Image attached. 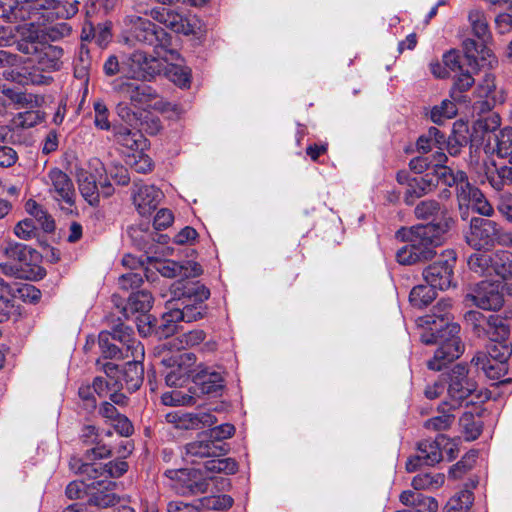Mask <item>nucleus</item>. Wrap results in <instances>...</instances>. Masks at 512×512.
<instances>
[{
	"label": "nucleus",
	"instance_id": "39",
	"mask_svg": "<svg viewBox=\"0 0 512 512\" xmlns=\"http://www.w3.org/2000/svg\"><path fill=\"white\" fill-rule=\"evenodd\" d=\"M436 297L435 288L427 285L415 286L409 295L410 303L416 308H424Z\"/></svg>",
	"mask_w": 512,
	"mask_h": 512
},
{
	"label": "nucleus",
	"instance_id": "29",
	"mask_svg": "<svg viewBox=\"0 0 512 512\" xmlns=\"http://www.w3.org/2000/svg\"><path fill=\"white\" fill-rule=\"evenodd\" d=\"M128 470V464L125 461L108 462L106 464H87L83 466L81 472L86 473L91 478L105 477L118 478Z\"/></svg>",
	"mask_w": 512,
	"mask_h": 512
},
{
	"label": "nucleus",
	"instance_id": "19",
	"mask_svg": "<svg viewBox=\"0 0 512 512\" xmlns=\"http://www.w3.org/2000/svg\"><path fill=\"white\" fill-rule=\"evenodd\" d=\"M132 198L139 214L146 216L156 209L162 198V192L154 185L135 182Z\"/></svg>",
	"mask_w": 512,
	"mask_h": 512
},
{
	"label": "nucleus",
	"instance_id": "33",
	"mask_svg": "<svg viewBox=\"0 0 512 512\" xmlns=\"http://www.w3.org/2000/svg\"><path fill=\"white\" fill-rule=\"evenodd\" d=\"M501 119L498 114L493 113L487 117L478 119L473 126L475 137H480L482 141H487V146H491L493 134L500 129Z\"/></svg>",
	"mask_w": 512,
	"mask_h": 512
},
{
	"label": "nucleus",
	"instance_id": "36",
	"mask_svg": "<svg viewBox=\"0 0 512 512\" xmlns=\"http://www.w3.org/2000/svg\"><path fill=\"white\" fill-rule=\"evenodd\" d=\"M471 364L481 369L491 379H498L506 371L505 363L490 359L485 352H477Z\"/></svg>",
	"mask_w": 512,
	"mask_h": 512
},
{
	"label": "nucleus",
	"instance_id": "16",
	"mask_svg": "<svg viewBox=\"0 0 512 512\" xmlns=\"http://www.w3.org/2000/svg\"><path fill=\"white\" fill-rule=\"evenodd\" d=\"M443 256L444 260L429 265L423 271L426 283L439 290H445L451 286L453 267L456 261V254L452 250L446 251Z\"/></svg>",
	"mask_w": 512,
	"mask_h": 512
},
{
	"label": "nucleus",
	"instance_id": "1",
	"mask_svg": "<svg viewBox=\"0 0 512 512\" xmlns=\"http://www.w3.org/2000/svg\"><path fill=\"white\" fill-rule=\"evenodd\" d=\"M172 299L167 301V311L163 313L159 326L162 335L168 337L177 330V323H187L202 319L205 314L203 304L210 296L207 287L199 282L178 281L171 286Z\"/></svg>",
	"mask_w": 512,
	"mask_h": 512
},
{
	"label": "nucleus",
	"instance_id": "9",
	"mask_svg": "<svg viewBox=\"0 0 512 512\" xmlns=\"http://www.w3.org/2000/svg\"><path fill=\"white\" fill-rule=\"evenodd\" d=\"M157 63L158 60L155 57H150L143 51L133 52L127 62L133 80L124 83L121 92L130 96H153L151 92L146 91V85L140 83L139 79H145L155 74L158 71Z\"/></svg>",
	"mask_w": 512,
	"mask_h": 512
},
{
	"label": "nucleus",
	"instance_id": "13",
	"mask_svg": "<svg viewBox=\"0 0 512 512\" xmlns=\"http://www.w3.org/2000/svg\"><path fill=\"white\" fill-rule=\"evenodd\" d=\"M465 320L478 336L486 334L492 341L505 340L509 336V327L497 315L486 317L481 312L472 310L465 314Z\"/></svg>",
	"mask_w": 512,
	"mask_h": 512
},
{
	"label": "nucleus",
	"instance_id": "3",
	"mask_svg": "<svg viewBox=\"0 0 512 512\" xmlns=\"http://www.w3.org/2000/svg\"><path fill=\"white\" fill-rule=\"evenodd\" d=\"M113 338L126 345V359L122 377L119 383L122 388L134 392L140 388L144 379L142 361L145 356L144 347L140 341L133 337V330L120 323L113 330Z\"/></svg>",
	"mask_w": 512,
	"mask_h": 512
},
{
	"label": "nucleus",
	"instance_id": "31",
	"mask_svg": "<svg viewBox=\"0 0 512 512\" xmlns=\"http://www.w3.org/2000/svg\"><path fill=\"white\" fill-rule=\"evenodd\" d=\"M185 450L186 455L190 457L193 462L196 461L197 458L216 457L224 452L223 448L214 443L210 438L208 440H197L188 443Z\"/></svg>",
	"mask_w": 512,
	"mask_h": 512
},
{
	"label": "nucleus",
	"instance_id": "10",
	"mask_svg": "<svg viewBox=\"0 0 512 512\" xmlns=\"http://www.w3.org/2000/svg\"><path fill=\"white\" fill-rule=\"evenodd\" d=\"M161 363L170 369L165 375V382L170 387H182L197 371L196 356L191 352L163 356Z\"/></svg>",
	"mask_w": 512,
	"mask_h": 512
},
{
	"label": "nucleus",
	"instance_id": "53",
	"mask_svg": "<svg viewBox=\"0 0 512 512\" xmlns=\"http://www.w3.org/2000/svg\"><path fill=\"white\" fill-rule=\"evenodd\" d=\"M114 487L115 483L113 481H108L105 486L107 491L93 493L89 498V504L102 508L115 505L117 498L114 493L109 492V490H112Z\"/></svg>",
	"mask_w": 512,
	"mask_h": 512
},
{
	"label": "nucleus",
	"instance_id": "56",
	"mask_svg": "<svg viewBox=\"0 0 512 512\" xmlns=\"http://www.w3.org/2000/svg\"><path fill=\"white\" fill-rule=\"evenodd\" d=\"M11 297L20 298L25 302L37 303L40 300L41 292L31 284H22L16 290L11 288Z\"/></svg>",
	"mask_w": 512,
	"mask_h": 512
},
{
	"label": "nucleus",
	"instance_id": "30",
	"mask_svg": "<svg viewBox=\"0 0 512 512\" xmlns=\"http://www.w3.org/2000/svg\"><path fill=\"white\" fill-rule=\"evenodd\" d=\"M1 252L8 259L23 267L28 266L34 258L35 251L27 245L12 241H5L1 244Z\"/></svg>",
	"mask_w": 512,
	"mask_h": 512
},
{
	"label": "nucleus",
	"instance_id": "22",
	"mask_svg": "<svg viewBox=\"0 0 512 512\" xmlns=\"http://www.w3.org/2000/svg\"><path fill=\"white\" fill-rule=\"evenodd\" d=\"M92 65L89 49L81 44L74 60V81L73 87L78 88V94L87 96L89 94V71Z\"/></svg>",
	"mask_w": 512,
	"mask_h": 512
},
{
	"label": "nucleus",
	"instance_id": "12",
	"mask_svg": "<svg viewBox=\"0 0 512 512\" xmlns=\"http://www.w3.org/2000/svg\"><path fill=\"white\" fill-rule=\"evenodd\" d=\"M47 191L52 199L64 203L69 207L75 204L76 191L72 179L61 169H50L43 179Z\"/></svg>",
	"mask_w": 512,
	"mask_h": 512
},
{
	"label": "nucleus",
	"instance_id": "46",
	"mask_svg": "<svg viewBox=\"0 0 512 512\" xmlns=\"http://www.w3.org/2000/svg\"><path fill=\"white\" fill-rule=\"evenodd\" d=\"M200 511L205 510H227L233 505V499L229 495H212L197 500Z\"/></svg>",
	"mask_w": 512,
	"mask_h": 512
},
{
	"label": "nucleus",
	"instance_id": "26",
	"mask_svg": "<svg viewBox=\"0 0 512 512\" xmlns=\"http://www.w3.org/2000/svg\"><path fill=\"white\" fill-rule=\"evenodd\" d=\"M153 303V297L150 292L141 290L135 293H132L126 305L123 307V315L126 318H130L135 313H140L141 316L137 317V320L139 322H142L143 319H147L148 316L146 315Z\"/></svg>",
	"mask_w": 512,
	"mask_h": 512
},
{
	"label": "nucleus",
	"instance_id": "40",
	"mask_svg": "<svg viewBox=\"0 0 512 512\" xmlns=\"http://www.w3.org/2000/svg\"><path fill=\"white\" fill-rule=\"evenodd\" d=\"M25 207L26 211L35 218L45 232H51L54 230V220L36 201L31 199L28 200Z\"/></svg>",
	"mask_w": 512,
	"mask_h": 512
},
{
	"label": "nucleus",
	"instance_id": "48",
	"mask_svg": "<svg viewBox=\"0 0 512 512\" xmlns=\"http://www.w3.org/2000/svg\"><path fill=\"white\" fill-rule=\"evenodd\" d=\"M9 296L6 293L0 294V322L16 320L21 314V306L16 303L15 298Z\"/></svg>",
	"mask_w": 512,
	"mask_h": 512
},
{
	"label": "nucleus",
	"instance_id": "32",
	"mask_svg": "<svg viewBox=\"0 0 512 512\" xmlns=\"http://www.w3.org/2000/svg\"><path fill=\"white\" fill-rule=\"evenodd\" d=\"M416 218L421 220L434 219L437 216H441L438 223L443 221H449V228L453 223L451 217L447 216V210L443 208L436 200H424L418 203L414 209Z\"/></svg>",
	"mask_w": 512,
	"mask_h": 512
},
{
	"label": "nucleus",
	"instance_id": "50",
	"mask_svg": "<svg viewBox=\"0 0 512 512\" xmlns=\"http://www.w3.org/2000/svg\"><path fill=\"white\" fill-rule=\"evenodd\" d=\"M460 425L463 428L467 440H475L482 431V425L479 419L475 418L471 412H465L460 417Z\"/></svg>",
	"mask_w": 512,
	"mask_h": 512
},
{
	"label": "nucleus",
	"instance_id": "52",
	"mask_svg": "<svg viewBox=\"0 0 512 512\" xmlns=\"http://www.w3.org/2000/svg\"><path fill=\"white\" fill-rule=\"evenodd\" d=\"M205 469L213 473L234 474L238 470V465L232 458L211 459L205 462Z\"/></svg>",
	"mask_w": 512,
	"mask_h": 512
},
{
	"label": "nucleus",
	"instance_id": "63",
	"mask_svg": "<svg viewBox=\"0 0 512 512\" xmlns=\"http://www.w3.org/2000/svg\"><path fill=\"white\" fill-rule=\"evenodd\" d=\"M15 235L23 240H29L36 236V226L32 219H24L14 228Z\"/></svg>",
	"mask_w": 512,
	"mask_h": 512
},
{
	"label": "nucleus",
	"instance_id": "7",
	"mask_svg": "<svg viewBox=\"0 0 512 512\" xmlns=\"http://www.w3.org/2000/svg\"><path fill=\"white\" fill-rule=\"evenodd\" d=\"M466 243L475 250L488 249L496 244L511 246L512 233L503 230L496 222L473 217L465 232Z\"/></svg>",
	"mask_w": 512,
	"mask_h": 512
},
{
	"label": "nucleus",
	"instance_id": "57",
	"mask_svg": "<svg viewBox=\"0 0 512 512\" xmlns=\"http://www.w3.org/2000/svg\"><path fill=\"white\" fill-rule=\"evenodd\" d=\"M453 79L452 93H464L467 92L474 84V78L469 71H459L452 76Z\"/></svg>",
	"mask_w": 512,
	"mask_h": 512
},
{
	"label": "nucleus",
	"instance_id": "27",
	"mask_svg": "<svg viewBox=\"0 0 512 512\" xmlns=\"http://www.w3.org/2000/svg\"><path fill=\"white\" fill-rule=\"evenodd\" d=\"M63 56V49L59 46L49 45L43 43L39 47V52L36 58H33V63L38 70L50 71L59 70L61 67V58Z\"/></svg>",
	"mask_w": 512,
	"mask_h": 512
},
{
	"label": "nucleus",
	"instance_id": "15",
	"mask_svg": "<svg viewBox=\"0 0 512 512\" xmlns=\"http://www.w3.org/2000/svg\"><path fill=\"white\" fill-rule=\"evenodd\" d=\"M471 170L477 174L481 183L488 181L496 191L503 190L506 185H512V166H497L493 160H484L472 162Z\"/></svg>",
	"mask_w": 512,
	"mask_h": 512
},
{
	"label": "nucleus",
	"instance_id": "14",
	"mask_svg": "<svg viewBox=\"0 0 512 512\" xmlns=\"http://www.w3.org/2000/svg\"><path fill=\"white\" fill-rule=\"evenodd\" d=\"M399 184L405 186L404 202L413 205L415 200L431 193L436 188V178L432 173L424 175H410L401 171L397 174Z\"/></svg>",
	"mask_w": 512,
	"mask_h": 512
},
{
	"label": "nucleus",
	"instance_id": "41",
	"mask_svg": "<svg viewBox=\"0 0 512 512\" xmlns=\"http://www.w3.org/2000/svg\"><path fill=\"white\" fill-rule=\"evenodd\" d=\"M473 503V494L469 490H462L447 502L444 512H468Z\"/></svg>",
	"mask_w": 512,
	"mask_h": 512
},
{
	"label": "nucleus",
	"instance_id": "43",
	"mask_svg": "<svg viewBox=\"0 0 512 512\" xmlns=\"http://www.w3.org/2000/svg\"><path fill=\"white\" fill-rule=\"evenodd\" d=\"M115 327L112 328L114 330ZM113 331L111 332H101L99 334V345L100 348L107 358H123L126 359V345L123 342L122 347H117L115 344L109 342V337H113ZM115 340L114 338H112Z\"/></svg>",
	"mask_w": 512,
	"mask_h": 512
},
{
	"label": "nucleus",
	"instance_id": "55",
	"mask_svg": "<svg viewBox=\"0 0 512 512\" xmlns=\"http://www.w3.org/2000/svg\"><path fill=\"white\" fill-rule=\"evenodd\" d=\"M440 410L443 413L442 415L430 418L425 422V427L427 429H433L435 431H438V430H445L448 427H450V425L452 424L453 419H454L453 415H451L449 413L452 409H449V406H447V407H445V410H444V402H443L440 405Z\"/></svg>",
	"mask_w": 512,
	"mask_h": 512
},
{
	"label": "nucleus",
	"instance_id": "49",
	"mask_svg": "<svg viewBox=\"0 0 512 512\" xmlns=\"http://www.w3.org/2000/svg\"><path fill=\"white\" fill-rule=\"evenodd\" d=\"M493 254L473 253L468 258L469 268L480 275L492 274Z\"/></svg>",
	"mask_w": 512,
	"mask_h": 512
},
{
	"label": "nucleus",
	"instance_id": "21",
	"mask_svg": "<svg viewBox=\"0 0 512 512\" xmlns=\"http://www.w3.org/2000/svg\"><path fill=\"white\" fill-rule=\"evenodd\" d=\"M148 14L152 19L165 25L176 33L184 35L194 34V26L182 15L169 8L155 7L152 8Z\"/></svg>",
	"mask_w": 512,
	"mask_h": 512
},
{
	"label": "nucleus",
	"instance_id": "11",
	"mask_svg": "<svg viewBox=\"0 0 512 512\" xmlns=\"http://www.w3.org/2000/svg\"><path fill=\"white\" fill-rule=\"evenodd\" d=\"M506 284L499 281H481L467 294V299L483 310H499L504 304Z\"/></svg>",
	"mask_w": 512,
	"mask_h": 512
},
{
	"label": "nucleus",
	"instance_id": "45",
	"mask_svg": "<svg viewBox=\"0 0 512 512\" xmlns=\"http://www.w3.org/2000/svg\"><path fill=\"white\" fill-rule=\"evenodd\" d=\"M43 119V114L38 110H18L12 119V125L17 128H30L42 122Z\"/></svg>",
	"mask_w": 512,
	"mask_h": 512
},
{
	"label": "nucleus",
	"instance_id": "42",
	"mask_svg": "<svg viewBox=\"0 0 512 512\" xmlns=\"http://www.w3.org/2000/svg\"><path fill=\"white\" fill-rule=\"evenodd\" d=\"M28 12V21L38 20L41 10H50L57 6V0H16Z\"/></svg>",
	"mask_w": 512,
	"mask_h": 512
},
{
	"label": "nucleus",
	"instance_id": "8",
	"mask_svg": "<svg viewBox=\"0 0 512 512\" xmlns=\"http://www.w3.org/2000/svg\"><path fill=\"white\" fill-rule=\"evenodd\" d=\"M447 399L444 401V408L457 409L466 403L474 402V398L479 399V395H475L477 391L476 382L468 376V368L466 364L455 365L448 376Z\"/></svg>",
	"mask_w": 512,
	"mask_h": 512
},
{
	"label": "nucleus",
	"instance_id": "47",
	"mask_svg": "<svg viewBox=\"0 0 512 512\" xmlns=\"http://www.w3.org/2000/svg\"><path fill=\"white\" fill-rule=\"evenodd\" d=\"M170 81L180 88H187L191 83V70L188 67L170 64L166 70Z\"/></svg>",
	"mask_w": 512,
	"mask_h": 512
},
{
	"label": "nucleus",
	"instance_id": "25",
	"mask_svg": "<svg viewBox=\"0 0 512 512\" xmlns=\"http://www.w3.org/2000/svg\"><path fill=\"white\" fill-rule=\"evenodd\" d=\"M193 383L202 394H216L223 388V377L219 372L197 366Z\"/></svg>",
	"mask_w": 512,
	"mask_h": 512
},
{
	"label": "nucleus",
	"instance_id": "18",
	"mask_svg": "<svg viewBox=\"0 0 512 512\" xmlns=\"http://www.w3.org/2000/svg\"><path fill=\"white\" fill-rule=\"evenodd\" d=\"M20 40L17 41V50L28 56V61L33 63L36 58L39 47L43 45L40 41V26L35 21L25 22L17 27Z\"/></svg>",
	"mask_w": 512,
	"mask_h": 512
},
{
	"label": "nucleus",
	"instance_id": "38",
	"mask_svg": "<svg viewBox=\"0 0 512 512\" xmlns=\"http://www.w3.org/2000/svg\"><path fill=\"white\" fill-rule=\"evenodd\" d=\"M492 273L502 279L512 278V253L507 250H498L493 253Z\"/></svg>",
	"mask_w": 512,
	"mask_h": 512
},
{
	"label": "nucleus",
	"instance_id": "51",
	"mask_svg": "<svg viewBox=\"0 0 512 512\" xmlns=\"http://www.w3.org/2000/svg\"><path fill=\"white\" fill-rule=\"evenodd\" d=\"M457 114L456 104L445 98L440 106H435L431 111V120L440 125L445 119H451Z\"/></svg>",
	"mask_w": 512,
	"mask_h": 512
},
{
	"label": "nucleus",
	"instance_id": "20",
	"mask_svg": "<svg viewBox=\"0 0 512 512\" xmlns=\"http://www.w3.org/2000/svg\"><path fill=\"white\" fill-rule=\"evenodd\" d=\"M166 475L176 481L175 487L182 493L202 494L208 491L207 479H198L197 472L188 469L169 470Z\"/></svg>",
	"mask_w": 512,
	"mask_h": 512
},
{
	"label": "nucleus",
	"instance_id": "64",
	"mask_svg": "<svg viewBox=\"0 0 512 512\" xmlns=\"http://www.w3.org/2000/svg\"><path fill=\"white\" fill-rule=\"evenodd\" d=\"M413 507L416 512H437L438 503L432 497L419 494Z\"/></svg>",
	"mask_w": 512,
	"mask_h": 512
},
{
	"label": "nucleus",
	"instance_id": "17",
	"mask_svg": "<svg viewBox=\"0 0 512 512\" xmlns=\"http://www.w3.org/2000/svg\"><path fill=\"white\" fill-rule=\"evenodd\" d=\"M165 419L168 423L173 424L175 428L183 430L201 429L216 422L215 416L207 412L185 413L173 411L167 413Z\"/></svg>",
	"mask_w": 512,
	"mask_h": 512
},
{
	"label": "nucleus",
	"instance_id": "61",
	"mask_svg": "<svg viewBox=\"0 0 512 512\" xmlns=\"http://www.w3.org/2000/svg\"><path fill=\"white\" fill-rule=\"evenodd\" d=\"M503 340L494 341L495 343L490 345L488 348L487 356L498 362L505 363L512 354V349L502 343Z\"/></svg>",
	"mask_w": 512,
	"mask_h": 512
},
{
	"label": "nucleus",
	"instance_id": "6",
	"mask_svg": "<svg viewBox=\"0 0 512 512\" xmlns=\"http://www.w3.org/2000/svg\"><path fill=\"white\" fill-rule=\"evenodd\" d=\"M468 21L474 36L481 40V43L470 38L464 40L463 50L466 58L470 65L492 66L495 59L491 49L486 46L488 40L491 39V32L484 11L477 8L471 9L468 13Z\"/></svg>",
	"mask_w": 512,
	"mask_h": 512
},
{
	"label": "nucleus",
	"instance_id": "59",
	"mask_svg": "<svg viewBox=\"0 0 512 512\" xmlns=\"http://www.w3.org/2000/svg\"><path fill=\"white\" fill-rule=\"evenodd\" d=\"M459 201H469L472 205V208L479 204L480 201L485 200L486 197L482 193L480 189L472 186L469 182L463 185L461 188L459 195Z\"/></svg>",
	"mask_w": 512,
	"mask_h": 512
},
{
	"label": "nucleus",
	"instance_id": "28",
	"mask_svg": "<svg viewBox=\"0 0 512 512\" xmlns=\"http://www.w3.org/2000/svg\"><path fill=\"white\" fill-rule=\"evenodd\" d=\"M78 189L83 199L91 206H97L100 201V193L96 184V177L85 169L76 172Z\"/></svg>",
	"mask_w": 512,
	"mask_h": 512
},
{
	"label": "nucleus",
	"instance_id": "58",
	"mask_svg": "<svg viewBox=\"0 0 512 512\" xmlns=\"http://www.w3.org/2000/svg\"><path fill=\"white\" fill-rule=\"evenodd\" d=\"M27 98H0V116L15 115V112L25 108Z\"/></svg>",
	"mask_w": 512,
	"mask_h": 512
},
{
	"label": "nucleus",
	"instance_id": "44",
	"mask_svg": "<svg viewBox=\"0 0 512 512\" xmlns=\"http://www.w3.org/2000/svg\"><path fill=\"white\" fill-rule=\"evenodd\" d=\"M445 477L441 473L437 474H418L412 480V486L415 490H432L441 487Z\"/></svg>",
	"mask_w": 512,
	"mask_h": 512
},
{
	"label": "nucleus",
	"instance_id": "37",
	"mask_svg": "<svg viewBox=\"0 0 512 512\" xmlns=\"http://www.w3.org/2000/svg\"><path fill=\"white\" fill-rule=\"evenodd\" d=\"M0 18L11 23L27 22L28 12L22 6H17L16 0H0Z\"/></svg>",
	"mask_w": 512,
	"mask_h": 512
},
{
	"label": "nucleus",
	"instance_id": "4",
	"mask_svg": "<svg viewBox=\"0 0 512 512\" xmlns=\"http://www.w3.org/2000/svg\"><path fill=\"white\" fill-rule=\"evenodd\" d=\"M460 330L459 324L447 323L437 333L424 332L421 335L422 343L439 345L434 357L427 362V367L430 370L440 371L464 352V345L459 337Z\"/></svg>",
	"mask_w": 512,
	"mask_h": 512
},
{
	"label": "nucleus",
	"instance_id": "2",
	"mask_svg": "<svg viewBox=\"0 0 512 512\" xmlns=\"http://www.w3.org/2000/svg\"><path fill=\"white\" fill-rule=\"evenodd\" d=\"M448 231L449 221L414 226L409 232L408 243L397 251V261L411 265L432 259L436 254L435 247L443 243Z\"/></svg>",
	"mask_w": 512,
	"mask_h": 512
},
{
	"label": "nucleus",
	"instance_id": "34",
	"mask_svg": "<svg viewBox=\"0 0 512 512\" xmlns=\"http://www.w3.org/2000/svg\"><path fill=\"white\" fill-rule=\"evenodd\" d=\"M499 157H509L512 164V127L507 126L493 134L491 146H488Z\"/></svg>",
	"mask_w": 512,
	"mask_h": 512
},
{
	"label": "nucleus",
	"instance_id": "35",
	"mask_svg": "<svg viewBox=\"0 0 512 512\" xmlns=\"http://www.w3.org/2000/svg\"><path fill=\"white\" fill-rule=\"evenodd\" d=\"M431 173L436 178V186L439 182H442L449 187L455 185L457 189V196L459 195L461 188H463V185L469 182L468 177L464 171H454L448 166L439 167L438 169L433 170Z\"/></svg>",
	"mask_w": 512,
	"mask_h": 512
},
{
	"label": "nucleus",
	"instance_id": "62",
	"mask_svg": "<svg viewBox=\"0 0 512 512\" xmlns=\"http://www.w3.org/2000/svg\"><path fill=\"white\" fill-rule=\"evenodd\" d=\"M452 308L451 299H441L437 302V304L433 307V315L435 318L432 320V323H436V319H439L441 322H445V325L449 322L450 310Z\"/></svg>",
	"mask_w": 512,
	"mask_h": 512
},
{
	"label": "nucleus",
	"instance_id": "23",
	"mask_svg": "<svg viewBox=\"0 0 512 512\" xmlns=\"http://www.w3.org/2000/svg\"><path fill=\"white\" fill-rule=\"evenodd\" d=\"M441 459L442 453L438 443L431 440H424L418 444L417 454L407 461L406 469L409 472H414L422 465L433 466L440 462Z\"/></svg>",
	"mask_w": 512,
	"mask_h": 512
},
{
	"label": "nucleus",
	"instance_id": "60",
	"mask_svg": "<svg viewBox=\"0 0 512 512\" xmlns=\"http://www.w3.org/2000/svg\"><path fill=\"white\" fill-rule=\"evenodd\" d=\"M40 33H43L51 41H58L71 33V27L66 22L56 23L54 25L40 29Z\"/></svg>",
	"mask_w": 512,
	"mask_h": 512
},
{
	"label": "nucleus",
	"instance_id": "54",
	"mask_svg": "<svg viewBox=\"0 0 512 512\" xmlns=\"http://www.w3.org/2000/svg\"><path fill=\"white\" fill-rule=\"evenodd\" d=\"M161 401L166 406H188L195 403L193 396L185 394L179 390L163 393Z\"/></svg>",
	"mask_w": 512,
	"mask_h": 512
},
{
	"label": "nucleus",
	"instance_id": "24",
	"mask_svg": "<svg viewBox=\"0 0 512 512\" xmlns=\"http://www.w3.org/2000/svg\"><path fill=\"white\" fill-rule=\"evenodd\" d=\"M154 267L162 276L167 278L176 276L181 278L196 277L202 272L200 265L192 261L180 264L172 260H164L156 262Z\"/></svg>",
	"mask_w": 512,
	"mask_h": 512
},
{
	"label": "nucleus",
	"instance_id": "5",
	"mask_svg": "<svg viewBox=\"0 0 512 512\" xmlns=\"http://www.w3.org/2000/svg\"><path fill=\"white\" fill-rule=\"evenodd\" d=\"M127 21L130 36L138 42L153 46L158 58L165 62L179 59V53L171 47V36L163 28L139 16H129Z\"/></svg>",
	"mask_w": 512,
	"mask_h": 512
}]
</instances>
